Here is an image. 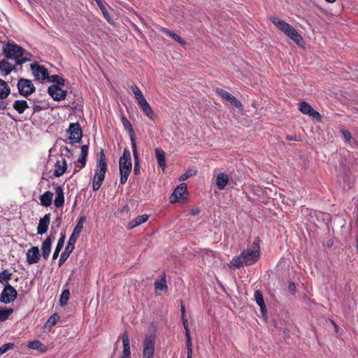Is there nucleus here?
I'll return each mask as SVG.
<instances>
[{
  "label": "nucleus",
  "mask_w": 358,
  "mask_h": 358,
  "mask_svg": "<svg viewBox=\"0 0 358 358\" xmlns=\"http://www.w3.org/2000/svg\"><path fill=\"white\" fill-rule=\"evenodd\" d=\"M259 243V238H255L251 248L243 250L240 255L232 258L229 265V268L231 269L239 268L257 262L260 256Z\"/></svg>",
  "instance_id": "1"
},
{
  "label": "nucleus",
  "mask_w": 358,
  "mask_h": 358,
  "mask_svg": "<svg viewBox=\"0 0 358 358\" xmlns=\"http://www.w3.org/2000/svg\"><path fill=\"white\" fill-rule=\"evenodd\" d=\"M107 159L103 150L99 153L96 169L93 176L92 189L96 192L101 187L107 171Z\"/></svg>",
  "instance_id": "2"
},
{
  "label": "nucleus",
  "mask_w": 358,
  "mask_h": 358,
  "mask_svg": "<svg viewBox=\"0 0 358 358\" xmlns=\"http://www.w3.org/2000/svg\"><path fill=\"white\" fill-rule=\"evenodd\" d=\"M270 20L274 25L296 44L300 45L303 42L302 36L289 24L275 17H271Z\"/></svg>",
  "instance_id": "3"
},
{
  "label": "nucleus",
  "mask_w": 358,
  "mask_h": 358,
  "mask_svg": "<svg viewBox=\"0 0 358 358\" xmlns=\"http://www.w3.org/2000/svg\"><path fill=\"white\" fill-rule=\"evenodd\" d=\"M132 167L130 152L124 149L123 155L119 160V169L120 173V182L124 185L127 181L128 177L131 173Z\"/></svg>",
  "instance_id": "4"
},
{
  "label": "nucleus",
  "mask_w": 358,
  "mask_h": 358,
  "mask_svg": "<svg viewBox=\"0 0 358 358\" xmlns=\"http://www.w3.org/2000/svg\"><path fill=\"white\" fill-rule=\"evenodd\" d=\"M24 52L21 46L10 43L4 44L2 49V53L7 59H15V62L24 56Z\"/></svg>",
  "instance_id": "5"
},
{
  "label": "nucleus",
  "mask_w": 358,
  "mask_h": 358,
  "mask_svg": "<svg viewBox=\"0 0 358 358\" xmlns=\"http://www.w3.org/2000/svg\"><path fill=\"white\" fill-rule=\"evenodd\" d=\"M155 334H147L143 342V358H153L155 352Z\"/></svg>",
  "instance_id": "6"
},
{
  "label": "nucleus",
  "mask_w": 358,
  "mask_h": 358,
  "mask_svg": "<svg viewBox=\"0 0 358 358\" xmlns=\"http://www.w3.org/2000/svg\"><path fill=\"white\" fill-rule=\"evenodd\" d=\"M17 87L20 94L26 97L33 94L36 90L31 80L25 78H20Z\"/></svg>",
  "instance_id": "7"
},
{
  "label": "nucleus",
  "mask_w": 358,
  "mask_h": 358,
  "mask_svg": "<svg viewBox=\"0 0 358 358\" xmlns=\"http://www.w3.org/2000/svg\"><path fill=\"white\" fill-rule=\"evenodd\" d=\"M17 296V290L10 285L4 287L0 295V301L3 303L8 304L13 302Z\"/></svg>",
  "instance_id": "8"
},
{
  "label": "nucleus",
  "mask_w": 358,
  "mask_h": 358,
  "mask_svg": "<svg viewBox=\"0 0 358 358\" xmlns=\"http://www.w3.org/2000/svg\"><path fill=\"white\" fill-rule=\"evenodd\" d=\"M69 138L73 143H78L82 138V130L78 122L71 123L68 129Z\"/></svg>",
  "instance_id": "9"
},
{
  "label": "nucleus",
  "mask_w": 358,
  "mask_h": 358,
  "mask_svg": "<svg viewBox=\"0 0 358 358\" xmlns=\"http://www.w3.org/2000/svg\"><path fill=\"white\" fill-rule=\"evenodd\" d=\"M299 109L302 113H303L305 115H308L310 117H313V119L317 120L319 122L321 121L320 114L317 111L313 109V108L310 105H309L308 103H306L305 101H301L299 103Z\"/></svg>",
  "instance_id": "10"
},
{
  "label": "nucleus",
  "mask_w": 358,
  "mask_h": 358,
  "mask_svg": "<svg viewBox=\"0 0 358 358\" xmlns=\"http://www.w3.org/2000/svg\"><path fill=\"white\" fill-rule=\"evenodd\" d=\"M31 69L35 79L37 80H44L48 78V71L43 66L31 64Z\"/></svg>",
  "instance_id": "11"
},
{
  "label": "nucleus",
  "mask_w": 358,
  "mask_h": 358,
  "mask_svg": "<svg viewBox=\"0 0 358 358\" xmlns=\"http://www.w3.org/2000/svg\"><path fill=\"white\" fill-rule=\"evenodd\" d=\"M77 241V239L73 238V237L70 236L68 244L65 248L64 251L62 253L58 266H61L63 265V264L66 262V260L69 258L72 251L74 250L75 244Z\"/></svg>",
  "instance_id": "12"
},
{
  "label": "nucleus",
  "mask_w": 358,
  "mask_h": 358,
  "mask_svg": "<svg viewBox=\"0 0 358 358\" xmlns=\"http://www.w3.org/2000/svg\"><path fill=\"white\" fill-rule=\"evenodd\" d=\"M216 92L222 99L229 102L234 107L237 108H241L243 107V105L241 103V101H238L234 96H233L229 92L222 89H217Z\"/></svg>",
  "instance_id": "13"
},
{
  "label": "nucleus",
  "mask_w": 358,
  "mask_h": 358,
  "mask_svg": "<svg viewBox=\"0 0 358 358\" xmlns=\"http://www.w3.org/2000/svg\"><path fill=\"white\" fill-rule=\"evenodd\" d=\"M48 92L55 101L64 100L66 96V91L55 85L48 87Z\"/></svg>",
  "instance_id": "14"
},
{
  "label": "nucleus",
  "mask_w": 358,
  "mask_h": 358,
  "mask_svg": "<svg viewBox=\"0 0 358 358\" xmlns=\"http://www.w3.org/2000/svg\"><path fill=\"white\" fill-rule=\"evenodd\" d=\"M27 262L29 264H34L39 262L41 254L39 249L36 246L31 247L26 253Z\"/></svg>",
  "instance_id": "15"
},
{
  "label": "nucleus",
  "mask_w": 358,
  "mask_h": 358,
  "mask_svg": "<svg viewBox=\"0 0 358 358\" xmlns=\"http://www.w3.org/2000/svg\"><path fill=\"white\" fill-rule=\"evenodd\" d=\"M50 222V214H45L43 217L39 220V223L37 227V234L43 235L47 232L48 226Z\"/></svg>",
  "instance_id": "16"
},
{
  "label": "nucleus",
  "mask_w": 358,
  "mask_h": 358,
  "mask_svg": "<svg viewBox=\"0 0 358 358\" xmlns=\"http://www.w3.org/2000/svg\"><path fill=\"white\" fill-rule=\"evenodd\" d=\"M67 163L64 158H62L61 160H57L55 165V170L52 176L58 178L62 176L66 171Z\"/></svg>",
  "instance_id": "17"
},
{
  "label": "nucleus",
  "mask_w": 358,
  "mask_h": 358,
  "mask_svg": "<svg viewBox=\"0 0 358 358\" xmlns=\"http://www.w3.org/2000/svg\"><path fill=\"white\" fill-rule=\"evenodd\" d=\"M187 190V185L185 183H181L173 191L172 194L170 196V202L171 203H175L179 199H180L184 193Z\"/></svg>",
  "instance_id": "18"
},
{
  "label": "nucleus",
  "mask_w": 358,
  "mask_h": 358,
  "mask_svg": "<svg viewBox=\"0 0 358 358\" xmlns=\"http://www.w3.org/2000/svg\"><path fill=\"white\" fill-rule=\"evenodd\" d=\"M229 182V178L224 173H220L216 177L215 184L219 190H223L226 188Z\"/></svg>",
  "instance_id": "19"
},
{
  "label": "nucleus",
  "mask_w": 358,
  "mask_h": 358,
  "mask_svg": "<svg viewBox=\"0 0 358 358\" xmlns=\"http://www.w3.org/2000/svg\"><path fill=\"white\" fill-rule=\"evenodd\" d=\"M56 196L54 201V204L57 208L63 206L64 203V195L63 188L62 186L57 185L55 187Z\"/></svg>",
  "instance_id": "20"
},
{
  "label": "nucleus",
  "mask_w": 358,
  "mask_h": 358,
  "mask_svg": "<svg viewBox=\"0 0 358 358\" xmlns=\"http://www.w3.org/2000/svg\"><path fill=\"white\" fill-rule=\"evenodd\" d=\"M123 350L120 358H130V341L127 333L122 335Z\"/></svg>",
  "instance_id": "21"
},
{
  "label": "nucleus",
  "mask_w": 358,
  "mask_h": 358,
  "mask_svg": "<svg viewBox=\"0 0 358 358\" xmlns=\"http://www.w3.org/2000/svg\"><path fill=\"white\" fill-rule=\"evenodd\" d=\"M132 152L134 158V173L136 176H138L140 173V163L139 158L137 152L136 143L134 139H132Z\"/></svg>",
  "instance_id": "22"
},
{
  "label": "nucleus",
  "mask_w": 358,
  "mask_h": 358,
  "mask_svg": "<svg viewBox=\"0 0 358 358\" xmlns=\"http://www.w3.org/2000/svg\"><path fill=\"white\" fill-rule=\"evenodd\" d=\"M155 156H156L158 166L163 171H164L165 168L166 166L165 152L161 148H156L155 149Z\"/></svg>",
  "instance_id": "23"
},
{
  "label": "nucleus",
  "mask_w": 358,
  "mask_h": 358,
  "mask_svg": "<svg viewBox=\"0 0 358 358\" xmlns=\"http://www.w3.org/2000/svg\"><path fill=\"white\" fill-rule=\"evenodd\" d=\"M51 245H52V238L48 236L46 239L43 242L41 250L42 255L45 259H47L50 255L51 251Z\"/></svg>",
  "instance_id": "24"
},
{
  "label": "nucleus",
  "mask_w": 358,
  "mask_h": 358,
  "mask_svg": "<svg viewBox=\"0 0 358 358\" xmlns=\"http://www.w3.org/2000/svg\"><path fill=\"white\" fill-rule=\"evenodd\" d=\"M15 66L9 63L8 61L3 59L0 62V71L2 76H6L13 69Z\"/></svg>",
  "instance_id": "25"
},
{
  "label": "nucleus",
  "mask_w": 358,
  "mask_h": 358,
  "mask_svg": "<svg viewBox=\"0 0 358 358\" xmlns=\"http://www.w3.org/2000/svg\"><path fill=\"white\" fill-rule=\"evenodd\" d=\"M53 193L50 191H46L40 196L41 204L43 206L48 207L52 204Z\"/></svg>",
  "instance_id": "26"
},
{
  "label": "nucleus",
  "mask_w": 358,
  "mask_h": 358,
  "mask_svg": "<svg viewBox=\"0 0 358 358\" xmlns=\"http://www.w3.org/2000/svg\"><path fill=\"white\" fill-rule=\"evenodd\" d=\"M255 299L257 305L260 307L261 312L263 315L266 313V308L263 298L262 293L259 290H256L254 294Z\"/></svg>",
  "instance_id": "27"
},
{
  "label": "nucleus",
  "mask_w": 358,
  "mask_h": 358,
  "mask_svg": "<svg viewBox=\"0 0 358 358\" xmlns=\"http://www.w3.org/2000/svg\"><path fill=\"white\" fill-rule=\"evenodd\" d=\"M85 220H86V217L84 215L81 216L79 218V220L76 225V227L74 228L73 231L71 235V237H73V238L78 239L80 232L82 231V230L83 229V225H84Z\"/></svg>",
  "instance_id": "28"
},
{
  "label": "nucleus",
  "mask_w": 358,
  "mask_h": 358,
  "mask_svg": "<svg viewBox=\"0 0 358 358\" xmlns=\"http://www.w3.org/2000/svg\"><path fill=\"white\" fill-rule=\"evenodd\" d=\"M13 108L20 114L23 113L29 108L27 101L23 99L15 100L13 104Z\"/></svg>",
  "instance_id": "29"
},
{
  "label": "nucleus",
  "mask_w": 358,
  "mask_h": 358,
  "mask_svg": "<svg viewBox=\"0 0 358 358\" xmlns=\"http://www.w3.org/2000/svg\"><path fill=\"white\" fill-rule=\"evenodd\" d=\"M144 114L150 119L153 120L155 114L152 108L147 101V100L138 105Z\"/></svg>",
  "instance_id": "30"
},
{
  "label": "nucleus",
  "mask_w": 358,
  "mask_h": 358,
  "mask_svg": "<svg viewBox=\"0 0 358 358\" xmlns=\"http://www.w3.org/2000/svg\"><path fill=\"white\" fill-rule=\"evenodd\" d=\"M10 93V89L6 81L0 79V99H6Z\"/></svg>",
  "instance_id": "31"
},
{
  "label": "nucleus",
  "mask_w": 358,
  "mask_h": 358,
  "mask_svg": "<svg viewBox=\"0 0 358 358\" xmlns=\"http://www.w3.org/2000/svg\"><path fill=\"white\" fill-rule=\"evenodd\" d=\"M131 90L132 92L134 93V97L136 99L138 105L146 101L142 92L141 91V90L139 89V87L137 85H131Z\"/></svg>",
  "instance_id": "32"
},
{
  "label": "nucleus",
  "mask_w": 358,
  "mask_h": 358,
  "mask_svg": "<svg viewBox=\"0 0 358 358\" xmlns=\"http://www.w3.org/2000/svg\"><path fill=\"white\" fill-rule=\"evenodd\" d=\"M65 234H64L61 235V237L58 240L56 248L52 255L53 260L56 259L58 257L60 251L63 248L65 242Z\"/></svg>",
  "instance_id": "33"
},
{
  "label": "nucleus",
  "mask_w": 358,
  "mask_h": 358,
  "mask_svg": "<svg viewBox=\"0 0 358 358\" xmlns=\"http://www.w3.org/2000/svg\"><path fill=\"white\" fill-rule=\"evenodd\" d=\"M80 150V155L78 159V162L82 164L81 168H83L85 166L86 159L88 155V145H82Z\"/></svg>",
  "instance_id": "34"
},
{
  "label": "nucleus",
  "mask_w": 358,
  "mask_h": 358,
  "mask_svg": "<svg viewBox=\"0 0 358 358\" xmlns=\"http://www.w3.org/2000/svg\"><path fill=\"white\" fill-rule=\"evenodd\" d=\"M99 8H100L103 17H105V19L110 24L113 23V18L111 17V16L110 15L109 13L108 12V10H106V8L105 7L103 3L102 2L101 0H95Z\"/></svg>",
  "instance_id": "35"
},
{
  "label": "nucleus",
  "mask_w": 358,
  "mask_h": 358,
  "mask_svg": "<svg viewBox=\"0 0 358 358\" xmlns=\"http://www.w3.org/2000/svg\"><path fill=\"white\" fill-rule=\"evenodd\" d=\"M155 289L156 291H167L168 286L164 275L159 280L155 282Z\"/></svg>",
  "instance_id": "36"
},
{
  "label": "nucleus",
  "mask_w": 358,
  "mask_h": 358,
  "mask_svg": "<svg viewBox=\"0 0 358 358\" xmlns=\"http://www.w3.org/2000/svg\"><path fill=\"white\" fill-rule=\"evenodd\" d=\"M28 347L31 349L38 350L41 352H45L47 347L39 341H34L28 344Z\"/></svg>",
  "instance_id": "37"
},
{
  "label": "nucleus",
  "mask_w": 358,
  "mask_h": 358,
  "mask_svg": "<svg viewBox=\"0 0 358 358\" xmlns=\"http://www.w3.org/2000/svg\"><path fill=\"white\" fill-rule=\"evenodd\" d=\"M11 276L12 273L7 269L3 270L0 272V283L3 285L4 287L7 285H10L8 282L11 279Z\"/></svg>",
  "instance_id": "38"
},
{
  "label": "nucleus",
  "mask_w": 358,
  "mask_h": 358,
  "mask_svg": "<svg viewBox=\"0 0 358 358\" xmlns=\"http://www.w3.org/2000/svg\"><path fill=\"white\" fill-rule=\"evenodd\" d=\"M122 123L124 129L129 131L130 138H131V143L132 144V139L135 140V138H134V131L132 128L131 124L125 117H122Z\"/></svg>",
  "instance_id": "39"
},
{
  "label": "nucleus",
  "mask_w": 358,
  "mask_h": 358,
  "mask_svg": "<svg viewBox=\"0 0 358 358\" xmlns=\"http://www.w3.org/2000/svg\"><path fill=\"white\" fill-rule=\"evenodd\" d=\"M59 316L55 313L52 315H51L48 321L45 324V327L47 328L49 331L51 330V329L55 325L57 322L59 320Z\"/></svg>",
  "instance_id": "40"
},
{
  "label": "nucleus",
  "mask_w": 358,
  "mask_h": 358,
  "mask_svg": "<svg viewBox=\"0 0 358 358\" xmlns=\"http://www.w3.org/2000/svg\"><path fill=\"white\" fill-rule=\"evenodd\" d=\"M13 310L12 308H1L0 309V322L6 320L9 316L13 313Z\"/></svg>",
  "instance_id": "41"
},
{
  "label": "nucleus",
  "mask_w": 358,
  "mask_h": 358,
  "mask_svg": "<svg viewBox=\"0 0 358 358\" xmlns=\"http://www.w3.org/2000/svg\"><path fill=\"white\" fill-rule=\"evenodd\" d=\"M70 297V292L69 289H64L60 296L59 302L62 306L66 305Z\"/></svg>",
  "instance_id": "42"
},
{
  "label": "nucleus",
  "mask_w": 358,
  "mask_h": 358,
  "mask_svg": "<svg viewBox=\"0 0 358 358\" xmlns=\"http://www.w3.org/2000/svg\"><path fill=\"white\" fill-rule=\"evenodd\" d=\"M197 171L195 169H189L185 171L184 174H182L179 180L180 181H184L187 180V178L194 176L196 174Z\"/></svg>",
  "instance_id": "43"
},
{
  "label": "nucleus",
  "mask_w": 358,
  "mask_h": 358,
  "mask_svg": "<svg viewBox=\"0 0 358 358\" xmlns=\"http://www.w3.org/2000/svg\"><path fill=\"white\" fill-rule=\"evenodd\" d=\"M15 345L12 343H7L0 347V355L6 352L7 351L13 349Z\"/></svg>",
  "instance_id": "44"
},
{
  "label": "nucleus",
  "mask_w": 358,
  "mask_h": 358,
  "mask_svg": "<svg viewBox=\"0 0 358 358\" xmlns=\"http://www.w3.org/2000/svg\"><path fill=\"white\" fill-rule=\"evenodd\" d=\"M49 80L59 85H64V80L57 75L51 76Z\"/></svg>",
  "instance_id": "45"
},
{
  "label": "nucleus",
  "mask_w": 358,
  "mask_h": 358,
  "mask_svg": "<svg viewBox=\"0 0 358 358\" xmlns=\"http://www.w3.org/2000/svg\"><path fill=\"white\" fill-rule=\"evenodd\" d=\"M22 58L16 61V65H22L24 63L30 62L31 60V55L27 53L25 56L21 57Z\"/></svg>",
  "instance_id": "46"
},
{
  "label": "nucleus",
  "mask_w": 358,
  "mask_h": 358,
  "mask_svg": "<svg viewBox=\"0 0 358 358\" xmlns=\"http://www.w3.org/2000/svg\"><path fill=\"white\" fill-rule=\"evenodd\" d=\"M134 220L135 222L139 226L140 224L145 223L148 220V215L145 214L138 215Z\"/></svg>",
  "instance_id": "47"
},
{
  "label": "nucleus",
  "mask_w": 358,
  "mask_h": 358,
  "mask_svg": "<svg viewBox=\"0 0 358 358\" xmlns=\"http://www.w3.org/2000/svg\"><path fill=\"white\" fill-rule=\"evenodd\" d=\"M186 340H187V357H192V344L191 337L186 338Z\"/></svg>",
  "instance_id": "48"
},
{
  "label": "nucleus",
  "mask_w": 358,
  "mask_h": 358,
  "mask_svg": "<svg viewBox=\"0 0 358 358\" xmlns=\"http://www.w3.org/2000/svg\"><path fill=\"white\" fill-rule=\"evenodd\" d=\"M8 103L5 99H0V114L8 108Z\"/></svg>",
  "instance_id": "49"
},
{
  "label": "nucleus",
  "mask_w": 358,
  "mask_h": 358,
  "mask_svg": "<svg viewBox=\"0 0 358 358\" xmlns=\"http://www.w3.org/2000/svg\"><path fill=\"white\" fill-rule=\"evenodd\" d=\"M182 324H183V326H184V328H185V337L186 338H190V331H189V325H188V322H187V320H185V321H183L182 322Z\"/></svg>",
  "instance_id": "50"
},
{
  "label": "nucleus",
  "mask_w": 358,
  "mask_h": 358,
  "mask_svg": "<svg viewBox=\"0 0 358 358\" xmlns=\"http://www.w3.org/2000/svg\"><path fill=\"white\" fill-rule=\"evenodd\" d=\"M173 39L176 41H177L178 43H180V45H184L185 44V41L184 39H182L180 36H178V34H175L173 35Z\"/></svg>",
  "instance_id": "51"
},
{
  "label": "nucleus",
  "mask_w": 358,
  "mask_h": 358,
  "mask_svg": "<svg viewBox=\"0 0 358 358\" xmlns=\"http://www.w3.org/2000/svg\"><path fill=\"white\" fill-rule=\"evenodd\" d=\"M288 289L292 294H294L296 293V285L293 282H290L289 283Z\"/></svg>",
  "instance_id": "52"
},
{
  "label": "nucleus",
  "mask_w": 358,
  "mask_h": 358,
  "mask_svg": "<svg viewBox=\"0 0 358 358\" xmlns=\"http://www.w3.org/2000/svg\"><path fill=\"white\" fill-rule=\"evenodd\" d=\"M162 31H163L164 34H166L167 36H170L172 38L173 37V35L175 34V33H173V31L166 28H162Z\"/></svg>",
  "instance_id": "53"
},
{
  "label": "nucleus",
  "mask_w": 358,
  "mask_h": 358,
  "mask_svg": "<svg viewBox=\"0 0 358 358\" xmlns=\"http://www.w3.org/2000/svg\"><path fill=\"white\" fill-rule=\"evenodd\" d=\"M162 31H163L164 34H166L167 36H170L172 38L173 37V35L175 34V33H173V31L166 28H162Z\"/></svg>",
  "instance_id": "54"
},
{
  "label": "nucleus",
  "mask_w": 358,
  "mask_h": 358,
  "mask_svg": "<svg viewBox=\"0 0 358 358\" xmlns=\"http://www.w3.org/2000/svg\"><path fill=\"white\" fill-rule=\"evenodd\" d=\"M137 226L138 225L135 222V220L134 219L129 222L128 229H131Z\"/></svg>",
  "instance_id": "55"
},
{
  "label": "nucleus",
  "mask_w": 358,
  "mask_h": 358,
  "mask_svg": "<svg viewBox=\"0 0 358 358\" xmlns=\"http://www.w3.org/2000/svg\"><path fill=\"white\" fill-rule=\"evenodd\" d=\"M287 141H297L296 135H287L285 137Z\"/></svg>",
  "instance_id": "56"
},
{
  "label": "nucleus",
  "mask_w": 358,
  "mask_h": 358,
  "mask_svg": "<svg viewBox=\"0 0 358 358\" xmlns=\"http://www.w3.org/2000/svg\"><path fill=\"white\" fill-rule=\"evenodd\" d=\"M181 313H182V322L185 321V320H187L185 318V307L182 304H181Z\"/></svg>",
  "instance_id": "57"
},
{
  "label": "nucleus",
  "mask_w": 358,
  "mask_h": 358,
  "mask_svg": "<svg viewBox=\"0 0 358 358\" xmlns=\"http://www.w3.org/2000/svg\"><path fill=\"white\" fill-rule=\"evenodd\" d=\"M343 134L346 140L349 141L351 138V134L349 131H344Z\"/></svg>",
  "instance_id": "58"
},
{
  "label": "nucleus",
  "mask_w": 358,
  "mask_h": 358,
  "mask_svg": "<svg viewBox=\"0 0 358 358\" xmlns=\"http://www.w3.org/2000/svg\"><path fill=\"white\" fill-rule=\"evenodd\" d=\"M42 109H43V108L41 106H38V105H34L33 106V111H34V113H35L36 111H38V110H41Z\"/></svg>",
  "instance_id": "59"
},
{
  "label": "nucleus",
  "mask_w": 358,
  "mask_h": 358,
  "mask_svg": "<svg viewBox=\"0 0 358 358\" xmlns=\"http://www.w3.org/2000/svg\"><path fill=\"white\" fill-rule=\"evenodd\" d=\"M199 213V210L198 209L192 210L191 211V214L194 215H197Z\"/></svg>",
  "instance_id": "60"
},
{
  "label": "nucleus",
  "mask_w": 358,
  "mask_h": 358,
  "mask_svg": "<svg viewBox=\"0 0 358 358\" xmlns=\"http://www.w3.org/2000/svg\"><path fill=\"white\" fill-rule=\"evenodd\" d=\"M356 248H357V250L358 252V236L356 238Z\"/></svg>",
  "instance_id": "61"
},
{
  "label": "nucleus",
  "mask_w": 358,
  "mask_h": 358,
  "mask_svg": "<svg viewBox=\"0 0 358 358\" xmlns=\"http://www.w3.org/2000/svg\"><path fill=\"white\" fill-rule=\"evenodd\" d=\"M30 4H31L34 1V0H27Z\"/></svg>",
  "instance_id": "62"
},
{
  "label": "nucleus",
  "mask_w": 358,
  "mask_h": 358,
  "mask_svg": "<svg viewBox=\"0 0 358 358\" xmlns=\"http://www.w3.org/2000/svg\"><path fill=\"white\" fill-rule=\"evenodd\" d=\"M66 150L69 152H70V150L68 148H66Z\"/></svg>",
  "instance_id": "63"
},
{
  "label": "nucleus",
  "mask_w": 358,
  "mask_h": 358,
  "mask_svg": "<svg viewBox=\"0 0 358 358\" xmlns=\"http://www.w3.org/2000/svg\"><path fill=\"white\" fill-rule=\"evenodd\" d=\"M187 358H192V357H187Z\"/></svg>",
  "instance_id": "64"
}]
</instances>
